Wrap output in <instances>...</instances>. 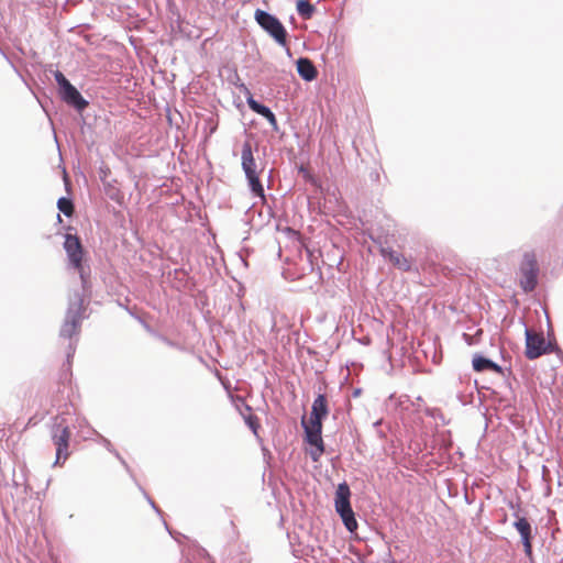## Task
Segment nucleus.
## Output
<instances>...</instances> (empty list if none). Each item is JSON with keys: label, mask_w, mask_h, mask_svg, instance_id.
<instances>
[{"label": "nucleus", "mask_w": 563, "mask_h": 563, "mask_svg": "<svg viewBox=\"0 0 563 563\" xmlns=\"http://www.w3.org/2000/svg\"><path fill=\"white\" fill-rule=\"evenodd\" d=\"M57 207L66 217H71L75 211L73 201L65 197L58 199Z\"/></svg>", "instance_id": "f3484780"}, {"label": "nucleus", "mask_w": 563, "mask_h": 563, "mask_svg": "<svg viewBox=\"0 0 563 563\" xmlns=\"http://www.w3.org/2000/svg\"><path fill=\"white\" fill-rule=\"evenodd\" d=\"M552 351V344L547 342L543 333L526 329V351L525 355L529 360H536L543 354Z\"/></svg>", "instance_id": "0eeeda50"}, {"label": "nucleus", "mask_w": 563, "mask_h": 563, "mask_svg": "<svg viewBox=\"0 0 563 563\" xmlns=\"http://www.w3.org/2000/svg\"><path fill=\"white\" fill-rule=\"evenodd\" d=\"M71 431L67 426L58 424L54 428L52 440L56 446V460L54 465H62L69 456V441Z\"/></svg>", "instance_id": "6e6552de"}, {"label": "nucleus", "mask_w": 563, "mask_h": 563, "mask_svg": "<svg viewBox=\"0 0 563 563\" xmlns=\"http://www.w3.org/2000/svg\"><path fill=\"white\" fill-rule=\"evenodd\" d=\"M538 263L533 253H526L520 264V285L525 291H531L537 286Z\"/></svg>", "instance_id": "1a4fd4ad"}, {"label": "nucleus", "mask_w": 563, "mask_h": 563, "mask_svg": "<svg viewBox=\"0 0 563 563\" xmlns=\"http://www.w3.org/2000/svg\"><path fill=\"white\" fill-rule=\"evenodd\" d=\"M255 20L278 44L285 46L287 44V31L282 22L271 13L257 9L255 11Z\"/></svg>", "instance_id": "39448f33"}, {"label": "nucleus", "mask_w": 563, "mask_h": 563, "mask_svg": "<svg viewBox=\"0 0 563 563\" xmlns=\"http://www.w3.org/2000/svg\"><path fill=\"white\" fill-rule=\"evenodd\" d=\"M245 421L247 426L253 430V432L256 433L257 429L260 428L258 418L255 415H250L245 418Z\"/></svg>", "instance_id": "a211bd4d"}, {"label": "nucleus", "mask_w": 563, "mask_h": 563, "mask_svg": "<svg viewBox=\"0 0 563 563\" xmlns=\"http://www.w3.org/2000/svg\"><path fill=\"white\" fill-rule=\"evenodd\" d=\"M329 413L328 400L324 395H319L312 404L310 418L307 420L305 417L301 424L305 430L306 441L313 446L309 454L312 461H319L324 452V444L321 437L322 419Z\"/></svg>", "instance_id": "f257e3e1"}, {"label": "nucleus", "mask_w": 563, "mask_h": 563, "mask_svg": "<svg viewBox=\"0 0 563 563\" xmlns=\"http://www.w3.org/2000/svg\"><path fill=\"white\" fill-rule=\"evenodd\" d=\"M522 543H523V547H525V552L528 556H531L532 554V544H531V539H526V540H522Z\"/></svg>", "instance_id": "6ab92c4d"}, {"label": "nucleus", "mask_w": 563, "mask_h": 563, "mask_svg": "<svg viewBox=\"0 0 563 563\" xmlns=\"http://www.w3.org/2000/svg\"><path fill=\"white\" fill-rule=\"evenodd\" d=\"M84 311V299L77 295L70 302L65 322L60 328V335L71 338L74 334L78 333Z\"/></svg>", "instance_id": "423d86ee"}, {"label": "nucleus", "mask_w": 563, "mask_h": 563, "mask_svg": "<svg viewBox=\"0 0 563 563\" xmlns=\"http://www.w3.org/2000/svg\"><path fill=\"white\" fill-rule=\"evenodd\" d=\"M241 164L252 192L257 197L264 198V188L260 180L263 169H258L250 142H245L242 146Z\"/></svg>", "instance_id": "f03ea898"}, {"label": "nucleus", "mask_w": 563, "mask_h": 563, "mask_svg": "<svg viewBox=\"0 0 563 563\" xmlns=\"http://www.w3.org/2000/svg\"><path fill=\"white\" fill-rule=\"evenodd\" d=\"M515 516L517 517L515 528L520 533L521 539H531V525L529 521L523 517H519L517 514Z\"/></svg>", "instance_id": "2eb2a0df"}, {"label": "nucleus", "mask_w": 563, "mask_h": 563, "mask_svg": "<svg viewBox=\"0 0 563 563\" xmlns=\"http://www.w3.org/2000/svg\"><path fill=\"white\" fill-rule=\"evenodd\" d=\"M297 70L300 77L307 81H311L318 76L317 68L308 58H299L297 60Z\"/></svg>", "instance_id": "ddd939ff"}, {"label": "nucleus", "mask_w": 563, "mask_h": 563, "mask_svg": "<svg viewBox=\"0 0 563 563\" xmlns=\"http://www.w3.org/2000/svg\"><path fill=\"white\" fill-rule=\"evenodd\" d=\"M482 332H483L482 330H478V331L476 332L475 336H479V335L482 334Z\"/></svg>", "instance_id": "412c9836"}, {"label": "nucleus", "mask_w": 563, "mask_h": 563, "mask_svg": "<svg viewBox=\"0 0 563 563\" xmlns=\"http://www.w3.org/2000/svg\"><path fill=\"white\" fill-rule=\"evenodd\" d=\"M54 77L60 88L62 97L67 103L75 106L78 110H82L88 106V102L62 71L56 70Z\"/></svg>", "instance_id": "9d476101"}, {"label": "nucleus", "mask_w": 563, "mask_h": 563, "mask_svg": "<svg viewBox=\"0 0 563 563\" xmlns=\"http://www.w3.org/2000/svg\"><path fill=\"white\" fill-rule=\"evenodd\" d=\"M240 89L246 96L249 107L257 114H261L262 117H264L269 122L271 125L276 126L277 119H276L275 114L272 112V110L269 108H267L266 106H263V104L258 103L256 100H254L252 92L244 84H242L240 86Z\"/></svg>", "instance_id": "9b49d317"}, {"label": "nucleus", "mask_w": 563, "mask_h": 563, "mask_svg": "<svg viewBox=\"0 0 563 563\" xmlns=\"http://www.w3.org/2000/svg\"><path fill=\"white\" fill-rule=\"evenodd\" d=\"M463 336H464V339H465V341L467 342L468 345H472V344H474L476 342V341H474L473 336H471L470 334L464 333Z\"/></svg>", "instance_id": "aec40b11"}, {"label": "nucleus", "mask_w": 563, "mask_h": 563, "mask_svg": "<svg viewBox=\"0 0 563 563\" xmlns=\"http://www.w3.org/2000/svg\"><path fill=\"white\" fill-rule=\"evenodd\" d=\"M64 249L67 253V256L69 258L71 266L80 275L82 288L84 289L88 288L89 276L86 275L84 266H82L84 247L81 245L79 238L77 235L66 234L65 242H64Z\"/></svg>", "instance_id": "20e7f679"}, {"label": "nucleus", "mask_w": 563, "mask_h": 563, "mask_svg": "<svg viewBox=\"0 0 563 563\" xmlns=\"http://www.w3.org/2000/svg\"><path fill=\"white\" fill-rule=\"evenodd\" d=\"M297 11L302 18L310 19L314 11V7L307 0H298Z\"/></svg>", "instance_id": "dca6fc26"}, {"label": "nucleus", "mask_w": 563, "mask_h": 563, "mask_svg": "<svg viewBox=\"0 0 563 563\" xmlns=\"http://www.w3.org/2000/svg\"><path fill=\"white\" fill-rule=\"evenodd\" d=\"M473 368L476 372L492 371L497 374L503 373V368L498 364L481 355L473 357Z\"/></svg>", "instance_id": "4468645a"}, {"label": "nucleus", "mask_w": 563, "mask_h": 563, "mask_svg": "<svg viewBox=\"0 0 563 563\" xmlns=\"http://www.w3.org/2000/svg\"><path fill=\"white\" fill-rule=\"evenodd\" d=\"M380 254L387 258L395 267L402 272H409L412 268L411 260L404 256L401 253L394 251L391 249L383 247L380 249Z\"/></svg>", "instance_id": "f8f14e48"}, {"label": "nucleus", "mask_w": 563, "mask_h": 563, "mask_svg": "<svg viewBox=\"0 0 563 563\" xmlns=\"http://www.w3.org/2000/svg\"><path fill=\"white\" fill-rule=\"evenodd\" d=\"M351 489L344 482L338 485L334 497L335 511L341 517L345 528L353 532L357 529V521L350 503Z\"/></svg>", "instance_id": "7ed1b4c3"}]
</instances>
